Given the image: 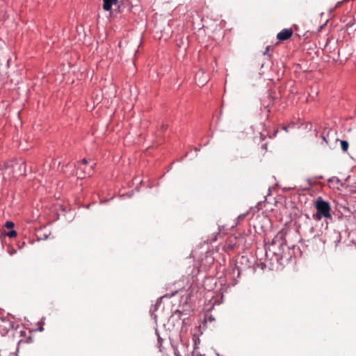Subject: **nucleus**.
I'll use <instances>...</instances> for the list:
<instances>
[{
    "label": "nucleus",
    "mask_w": 356,
    "mask_h": 356,
    "mask_svg": "<svg viewBox=\"0 0 356 356\" xmlns=\"http://www.w3.org/2000/svg\"><path fill=\"white\" fill-rule=\"evenodd\" d=\"M316 213L313 215V218L316 220H321L323 218H331L330 213L331 207L330 203L325 201L321 197H318L315 203Z\"/></svg>",
    "instance_id": "obj_1"
},
{
    "label": "nucleus",
    "mask_w": 356,
    "mask_h": 356,
    "mask_svg": "<svg viewBox=\"0 0 356 356\" xmlns=\"http://www.w3.org/2000/svg\"><path fill=\"white\" fill-rule=\"evenodd\" d=\"M195 79L198 85L204 86L209 79L208 75L205 74V72L202 69L197 72Z\"/></svg>",
    "instance_id": "obj_2"
},
{
    "label": "nucleus",
    "mask_w": 356,
    "mask_h": 356,
    "mask_svg": "<svg viewBox=\"0 0 356 356\" xmlns=\"http://www.w3.org/2000/svg\"><path fill=\"white\" fill-rule=\"evenodd\" d=\"M293 35L291 29H284L277 34V38L280 41H284L289 39Z\"/></svg>",
    "instance_id": "obj_3"
},
{
    "label": "nucleus",
    "mask_w": 356,
    "mask_h": 356,
    "mask_svg": "<svg viewBox=\"0 0 356 356\" xmlns=\"http://www.w3.org/2000/svg\"><path fill=\"white\" fill-rule=\"evenodd\" d=\"M103 8L107 11L111 9L113 4H116L118 3V0H103Z\"/></svg>",
    "instance_id": "obj_4"
},
{
    "label": "nucleus",
    "mask_w": 356,
    "mask_h": 356,
    "mask_svg": "<svg viewBox=\"0 0 356 356\" xmlns=\"http://www.w3.org/2000/svg\"><path fill=\"white\" fill-rule=\"evenodd\" d=\"M341 147L343 152H347L349 145L346 140H340Z\"/></svg>",
    "instance_id": "obj_5"
},
{
    "label": "nucleus",
    "mask_w": 356,
    "mask_h": 356,
    "mask_svg": "<svg viewBox=\"0 0 356 356\" xmlns=\"http://www.w3.org/2000/svg\"><path fill=\"white\" fill-rule=\"evenodd\" d=\"M286 234V232L284 231V229H282L280 232L277 233L276 238H279L280 240L284 241L285 239Z\"/></svg>",
    "instance_id": "obj_6"
},
{
    "label": "nucleus",
    "mask_w": 356,
    "mask_h": 356,
    "mask_svg": "<svg viewBox=\"0 0 356 356\" xmlns=\"http://www.w3.org/2000/svg\"><path fill=\"white\" fill-rule=\"evenodd\" d=\"M92 168H93L92 166H91V167L88 168L85 167L84 168H83V169L81 168V170H83L84 175H89L90 176L91 172H92Z\"/></svg>",
    "instance_id": "obj_7"
},
{
    "label": "nucleus",
    "mask_w": 356,
    "mask_h": 356,
    "mask_svg": "<svg viewBox=\"0 0 356 356\" xmlns=\"http://www.w3.org/2000/svg\"><path fill=\"white\" fill-rule=\"evenodd\" d=\"M7 236L10 238H13L17 236V232L15 230H11L7 233Z\"/></svg>",
    "instance_id": "obj_8"
},
{
    "label": "nucleus",
    "mask_w": 356,
    "mask_h": 356,
    "mask_svg": "<svg viewBox=\"0 0 356 356\" xmlns=\"http://www.w3.org/2000/svg\"><path fill=\"white\" fill-rule=\"evenodd\" d=\"M5 227L8 229H11L14 227V223L11 221H7L6 222Z\"/></svg>",
    "instance_id": "obj_9"
},
{
    "label": "nucleus",
    "mask_w": 356,
    "mask_h": 356,
    "mask_svg": "<svg viewBox=\"0 0 356 356\" xmlns=\"http://www.w3.org/2000/svg\"><path fill=\"white\" fill-rule=\"evenodd\" d=\"M88 163V161L86 159H83L80 163H79V169H81V165H86Z\"/></svg>",
    "instance_id": "obj_10"
},
{
    "label": "nucleus",
    "mask_w": 356,
    "mask_h": 356,
    "mask_svg": "<svg viewBox=\"0 0 356 356\" xmlns=\"http://www.w3.org/2000/svg\"><path fill=\"white\" fill-rule=\"evenodd\" d=\"M269 49H270V47H269V46H268V47H266V51H265V52L264 53V54H266L268 53V51H269Z\"/></svg>",
    "instance_id": "obj_11"
},
{
    "label": "nucleus",
    "mask_w": 356,
    "mask_h": 356,
    "mask_svg": "<svg viewBox=\"0 0 356 356\" xmlns=\"http://www.w3.org/2000/svg\"><path fill=\"white\" fill-rule=\"evenodd\" d=\"M161 129H162L163 131H164V130H165L167 129V127L165 125L163 124L161 126Z\"/></svg>",
    "instance_id": "obj_12"
},
{
    "label": "nucleus",
    "mask_w": 356,
    "mask_h": 356,
    "mask_svg": "<svg viewBox=\"0 0 356 356\" xmlns=\"http://www.w3.org/2000/svg\"><path fill=\"white\" fill-rule=\"evenodd\" d=\"M262 148L264 149L265 150H266L267 149V144L266 143V144L263 145Z\"/></svg>",
    "instance_id": "obj_13"
},
{
    "label": "nucleus",
    "mask_w": 356,
    "mask_h": 356,
    "mask_svg": "<svg viewBox=\"0 0 356 356\" xmlns=\"http://www.w3.org/2000/svg\"><path fill=\"white\" fill-rule=\"evenodd\" d=\"M323 140L327 144V141L324 136H322Z\"/></svg>",
    "instance_id": "obj_14"
},
{
    "label": "nucleus",
    "mask_w": 356,
    "mask_h": 356,
    "mask_svg": "<svg viewBox=\"0 0 356 356\" xmlns=\"http://www.w3.org/2000/svg\"><path fill=\"white\" fill-rule=\"evenodd\" d=\"M323 26H321L318 31H320L323 29Z\"/></svg>",
    "instance_id": "obj_15"
},
{
    "label": "nucleus",
    "mask_w": 356,
    "mask_h": 356,
    "mask_svg": "<svg viewBox=\"0 0 356 356\" xmlns=\"http://www.w3.org/2000/svg\"><path fill=\"white\" fill-rule=\"evenodd\" d=\"M176 293H177V291H175V292L174 293H172V296H173Z\"/></svg>",
    "instance_id": "obj_16"
}]
</instances>
